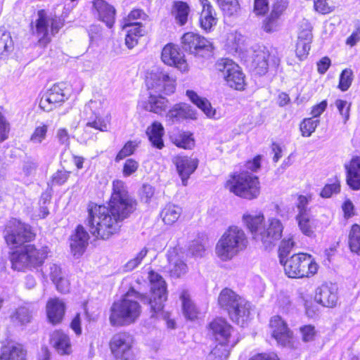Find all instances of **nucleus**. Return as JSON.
I'll use <instances>...</instances> for the list:
<instances>
[{"label":"nucleus","mask_w":360,"mask_h":360,"mask_svg":"<svg viewBox=\"0 0 360 360\" xmlns=\"http://www.w3.org/2000/svg\"><path fill=\"white\" fill-rule=\"evenodd\" d=\"M51 197L48 194H43L40 200V207L39 210L38 216L44 219L49 214V208L46 206V202H50Z\"/></svg>","instance_id":"338daca9"},{"label":"nucleus","mask_w":360,"mask_h":360,"mask_svg":"<svg viewBox=\"0 0 360 360\" xmlns=\"http://www.w3.org/2000/svg\"><path fill=\"white\" fill-rule=\"evenodd\" d=\"M155 193V188L150 184H143L140 191L141 201L149 203Z\"/></svg>","instance_id":"4d7b16f0"},{"label":"nucleus","mask_w":360,"mask_h":360,"mask_svg":"<svg viewBox=\"0 0 360 360\" xmlns=\"http://www.w3.org/2000/svg\"><path fill=\"white\" fill-rule=\"evenodd\" d=\"M294 245V242L291 238L288 240L283 239L281 241V245L279 247V255H280V262L281 264L283 263L284 257L290 252L292 248Z\"/></svg>","instance_id":"bf43d9fd"},{"label":"nucleus","mask_w":360,"mask_h":360,"mask_svg":"<svg viewBox=\"0 0 360 360\" xmlns=\"http://www.w3.org/2000/svg\"><path fill=\"white\" fill-rule=\"evenodd\" d=\"M283 226L281 221L276 218L269 219L267 225L264 226L263 229L258 235L260 242L265 249L274 246L276 243L282 237Z\"/></svg>","instance_id":"dca6fc26"},{"label":"nucleus","mask_w":360,"mask_h":360,"mask_svg":"<svg viewBox=\"0 0 360 360\" xmlns=\"http://www.w3.org/2000/svg\"><path fill=\"white\" fill-rule=\"evenodd\" d=\"M172 162L176 166V171L180 176L182 184L186 186L190 176L198 167L197 159L187 156L177 155L173 158Z\"/></svg>","instance_id":"aec40b11"},{"label":"nucleus","mask_w":360,"mask_h":360,"mask_svg":"<svg viewBox=\"0 0 360 360\" xmlns=\"http://www.w3.org/2000/svg\"><path fill=\"white\" fill-rule=\"evenodd\" d=\"M219 6L227 15L236 14L240 9V5L237 0H217Z\"/></svg>","instance_id":"49530a36"},{"label":"nucleus","mask_w":360,"mask_h":360,"mask_svg":"<svg viewBox=\"0 0 360 360\" xmlns=\"http://www.w3.org/2000/svg\"><path fill=\"white\" fill-rule=\"evenodd\" d=\"M150 282V295L149 297L141 296V300L144 304H148L154 313L160 311L164 303L167 299V284L162 277L151 271L148 274Z\"/></svg>","instance_id":"6e6552de"},{"label":"nucleus","mask_w":360,"mask_h":360,"mask_svg":"<svg viewBox=\"0 0 360 360\" xmlns=\"http://www.w3.org/2000/svg\"><path fill=\"white\" fill-rule=\"evenodd\" d=\"M315 300L326 307H333L338 302V288L334 284H322L317 288Z\"/></svg>","instance_id":"412c9836"},{"label":"nucleus","mask_w":360,"mask_h":360,"mask_svg":"<svg viewBox=\"0 0 360 360\" xmlns=\"http://www.w3.org/2000/svg\"><path fill=\"white\" fill-rule=\"evenodd\" d=\"M270 327L272 330V336L283 345L289 342L292 338V332L279 316H275L271 319Z\"/></svg>","instance_id":"4be33fe9"},{"label":"nucleus","mask_w":360,"mask_h":360,"mask_svg":"<svg viewBox=\"0 0 360 360\" xmlns=\"http://www.w3.org/2000/svg\"><path fill=\"white\" fill-rule=\"evenodd\" d=\"M180 299L182 302V308L184 316L190 320H193L197 318L198 311L191 300L188 291L184 290L181 294Z\"/></svg>","instance_id":"ea45409f"},{"label":"nucleus","mask_w":360,"mask_h":360,"mask_svg":"<svg viewBox=\"0 0 360 360\" xmlns=\"http://www.w3.org/2000/svg\"><path fill=\"white\" fill-rule=\"evenodd\" d=\"M148 252V249L147 248H143L140 252H139L134 257L131 259L129 261L127 262L124 266L125 270L127 271H131L136 269L143 261V259L146 257Z\"/></svg>","instance_id":"3c124183"},{"label":"nucleus","mask_w":360,"mask_h":360,"mask_svg":"<svg viewBox=\"0 0 360 360\" xmlns=\"http://www.w3.org/2000/svg\"><path fill=\"white\" fill-rule=\"evenodd\" d=\"M89 233L82 225H78L70 238V248L75 256L79 257L85 251L89 243Z\"/></svg>","instance_id":"5701e85b"},{"label":"nucleus","mask_w":360,"mask_h":360,"mask_svg":"<svg viewBox=\"0 0 360 360\" xmlns=\"http://www.w3.org/2000/svg\"><path fill=\"white\" fill-rule=\"evenodd\" d=\"M146 135L148 137L152 146L161 149L164 146L162 136L165 133V129L162 124L159 122H154L150 126L146 129Z\"/></svg>","instance_id":"473e14b6"},{"label":"nucleus","mask_w":360,"mask_h":360,"mask_svg":"<svg viewBox=\"0 0 360 360\" xmlns=\"http://www.w3.org/2000/svg\"><path fill=\"white\" fill-rule=\"evenodd\" d=\"M319 124V119L314 118H305L301 122L300 129L302 132V135L305 137H309L315 131L318 124Z\"/></svg>","instance_id":"8fccbe9b"},{"label":"nucleus","mask_w":360,"mask_h":360,"mask_svg":"<svg viewBox=\"0 0 360 360\" xmlns=\"http://www.w3.org/2000/svg\"><path fill=\"white\" fill-rule=\"evenodd\" d=\"M32 317V310L27 306H21L17 308L15 312L11 315V319L14 323H18L20 325H25L31 321Z\"/></svg>","instance_id":"79ce46f5"},{"label":"nucleus","mask_w":360,"mask_h":360,"mask_svg":"<svg viewBox=\"0 0 360 360\" xmlns=\"http://www.w3.org/2000/svg\"><path fill=\"white\" fill-rule=\"evenodd\" d=\"M300 333L303 342H310L315 340L317 331L314 326L304 325L300 328Z\"/></svg>","instance_id":"603ef678"},{"label":"nucleus","mask_w":360,"mask_h":360,"mask_svg":"<svg viewBox=\"0 0 360 360\" xmlns=\"http://www.w3.org/2000/svg\"><path fill=\"white\" fill-rule=\"evenodd\" d=\"M34 236L31 227L28 224L16 219L9 221L4 232L7 244L11 245H20L30 241Z\"/></svg>","instance_id":"f8f14e48"},{"label":"nucleus","mask_w":360,"mask_h":360,"mask_svg":"<svg viewBox=\"0 0 360 360\" xmlns=\"http://www.w3.org/2000/svg\"><path fill=\"white\" fill-rule=\"evenodd\" d=\"M209 327L217 342L236 345L240 340L232 326L225 319H215Z\"/></svg>","instance_id":"ddd939ff"},{"label":"nucleus","mask_w":360,"mask_h":360,"mask_svg":"<svg viewBox=\"0 0 360 360\" xmlns=\"http://www.w3.org/2000/svg\"><path fill=\"white\" fill-rule=\"evenodd\" d=\"M38 18L35 22V27L32 28V32L39 39V42L46 45L51 41L49 37V19L46 13L40 10L37 13Z\"/></svg>","instance_id":"a878e982"},{"label":"nucleus","mask_w":360,"mask_h":360,"mask_svg":"<svg viewBox=\"0 0 360 360\" xmlns=\"http://www.w3.org/2000/svg\"><path fill=\"white\" fill-rule=\"evenodd\" d=\"M172 142L179 148L191 149L195 145L193 134L189 131H179L171 136Z\"/></svg>","instance_id":"58836bf2"},{"label":"nucleus","mask_w":360,"mask_h":360,"mask_svg":"<svg viewBox=\"0 0 360 360\" xmlns=\"http://www.w3.org/2000/svg\"><path fill=\"white\" fill-rule=\"evenodd\" d=\"M347 169V183L353 190L360 189V158H353Z\"/></svg>","instance_id":"c85d7f7f"},{"label":"nucleus","mask_w":360,"mask_h":360,"mask_svg":"<svg viewBox=\"0 0 360 360\" xmlns=\"http://www.w3.org/2000/svg\"><path fill=\"white\" fill-rule=\"evenodd\" d=\"M182 214L181 207L169 203L167 204L160 212V217L165 224L172 225L179 219Z\"/></svg>","instance_id":"e433bc0d"},{"label":"nucleus","mask_w":360,"mask_h":360,"mask_svg":"<svg viewBox=\"0 0 360 360\" xmlns=\"http://www.w3.org/2000/svg\"><path fill=\"white\" fill-rule=\"evenodd\" d=\"M167 257L171 277L177 278L186 274L188 270L187 265L179 258L174 250L169 252Z\"/></svg>","instance_id":"f704fd0d"},{"label":"nucleus","mask_w":360,"mask_h":360,"mask_svg":"<svg viewBox=\"0 0 360 360\" xmlns=\"http://www.w3.org/2000/svg\"><path fill=\"white\" fill-rule=\"evenodd\" d=\"M225 187L236 195L249 200L257 198L260 193L258 178L248 172L231 175Z\"/></svg>","instance_id":"423d86ee"},{"label":"nucleus","mask_w":360,"mask_h":360,"mask_svg":"<svg viewBox=\"0 0 360 360\" xmlns=\"http://www.w3.org/2000/svg\"><path fill=\"white\" fill-rule=\"evenodd\" d=\"M282 264L290 278L309 277L317 272L319 267L311 255L307 253L294 254Z\"/></svg>","instance_id":"0eeeda50"},{"label":"nucleus","mask_w":360,"mask_h":360,"mask_svg":"<svg viewBox=\"0 0 360 360\" xmlns=\"http://www.w3.org/2000/svg\"><path fill=\"white\" fill-rule=\"evenodd\" d=\"M264 217L261 212L252 214L246 212L243 216V223L256 241L259 240L257 236L261 233L264 226Z\"/></svg>","instance_id":"393cba45"},{"label":"nucleus","mask_w":360,"mask_h":360,"mask_svg":"<svg viewBox=\"0 0 360 360\" xmlns=\"http://www.w3.org/2000/svg\"><path fill=\"white\" fill-rule=\"evenodd\" d=\"M220 307L228 312L231 320L243 327L248 321L251 304L232 290L225 288L219 295Z\"/></svg>","instance_id":"f03ea898"},{"label":"nucleus","mask_w":360,"mask_h":360,"mask_svg":"<svg viewBox=\"0 0 360 360\" xmlns=\"http://www.w3.org/2000/svg\"><path fill=\"white\" fill-rule=\"evenodd\" d=\"M13 49V41L10 32L0 29V55L4 56Z\"/></svg>","instance_id":"a18cd8bd"},{"label":"nucleus","mask_w":360,"mask_h":360,"mask_svg":"<svg viewBox=\"0 0 360 360\" xmlns=\"http://www.w3.org/2000/svg\"><path fill=\"white\" fill-rule=\"evenodd\" d=\"M48 125L41 124L34 128L30 138V141L33 144H41L47 137Z\"/></svg>","instance_id":"de8ad7c7"},{"label":"nucleus","mask_w":360,"mask_h":360,"mask_svg":"<svg viewBox=\"0 0 360 360\" xmlns=\"http://www.w3.org/2000/svg\"><path fill=\"white\" fill-rule=\"evenodd\" d=\"M248 244L245 231L238 226H230L218 240L215 252L221 260L228 261L245 250Z\"/></svg>","instance_id":"7ed1b4c3"},{"label":"nucleus","mask_w":360,"mask_h":360,"mask_svg":"<svg viewBox=\"0 0 360 360\" xmlns=\"http://www.w3.org/2000/svg\"><path fill=\"white\" fill-rule=\"evenodd\" d=\"M166 121L172 125L184 120L196 119L195 110L188 104L180 103L174 105L166 113Z\"/></svg>","instance_id":"a211bd4d"},{"label":"nucleus","mask_w":360,"mask_h":360,"mask_svg":"<svg viewBox=\"0 0 360 360\" xmlns=\"http://www.w3.org/2000/svg\"><path fill=\"white\" fill-rule=\"evenodd\" d=\"M48 254L47 247L37 250L32 245H26L12 252L9 259L13 270L25 271L42 265Z\"/></svg>","instance_id":"20e7f679"},{"label":"nucleus","mask_w":360,"mask_h":360,"mask_svg":"<svg viewBox=\"0 0 360 360\" xmlns=\"http://www.w3.org/2000/svg\"><path fill=\"white\" fill-rule=\"evenodd\" d=\"M139 167V163L134 159H127L123 166V175L124 176H129L134 174Z\"/></svg>","instance_id":"e2e57ef3"},{"label":"nucleus","mask_w":360,"mask_h":360,"mask_svg":"<svg viewBox=\"0 0 360 360\" xmlns=\"http://www.w3.org/2000/svg\"><path fill=\"white\" fill-rule=\"evenodd\" d=\"M146 84L149 94L169 95L174 92L175 80L169 74L158 68L148 72Z\"/></svg>","instance_id":"1a4fd4ad"},{"label":"nucleus","mask_w":360,"mask_h":360,"mask_svg":"<svg viewBox=\"0 0 360 360\" xmlns=\"http://www.w3.org/2000/svg\"><path fill=\"white\" fill-rule=\"evenodd\" d=\"M181 39L184 51L200 57H206L210 54L211 46L204 37L188 32L184 34Z\"/></svg>","instance_id":"4468645a"},{"label":"nucleus","mask_w":360,"mask_h":360,"mask_svg":"<svg viewBox=\"0 0 360 360\" xmlns=\"http://www.w3.org/2000/svg\"><path fill=\"white\" fill-rule=\"evenodd\" d=\"M216 69L221 73L228 85L237 90L243 89L245 84L244 75L240 67L232 60L221 58L216 65Z\"/></svg>","instance_id":"9b49d317"},{"label":"nucleus","mask_w":360,"mask_h":360,"mask_svg":"<svg viewBox=\"0 0 360 360\" xmlns=\"http://www.w3.org/2000/svg\"><path fill=\"white\" fill-rule=\"evenodd\" d=\"M311 43L304 41H297L295 53L300 60H302L308 55L310 50Z\"/></svg>","instance_id":"6e6d98bb"},{"label":"nucleus","mask_w":360,"mask_h":360,"mask_svg":"<svg viewBox=\"0 0 360 360\" xmlns=\"http://www.w3.org/2000/svg\"><path fill=\"white\" fill-rule=\"evenodd\" d=\"M56 138L60 146L67 149L70 146V135L65 128H60L56 131Z\"/></svg>","instance_id":"5fc2aeb1"},{"label":"nucleus","mask_w":360,"mask_h":360,"mask_svg":"<svg viewBox=\"0 0 360 360\" xmlns=\"http://www.w3.org/2000/svg\"><path fill=\"white\" fill-rule=\"evenodd\" d=\"M86 124L84 127V133L90 132L91 129L94 128L100 131H107L108 130L109 120L102 117L101 115L92 114L86 116Z\"/></svg>","instance_id":"4c0bfd02"},{"label":"nucleus","mask_w":360,"mask_h":360,"mask_svg":"<svg viewBox=\"0 0 360 360\" xmlns=\"http://www.w3.org/2000/svg\"><path fill=\"white\" fill-rule=\"evenodd\" d=\"M46 314L49 321L53 325L60 323L65 313V304L59 298H50L46 303Z\"/></svg>","instance_id":"b1692460"},{"label":"nucleus","mask_w":360,"mask_h":360,"mask_svg":"<svg viewBox=\"0 0 360 360\" xmlns=\"http://www.w3.org/2000/svg\"><path fill=\"white\" fill-rule=\"evenodd\" d=\"M49 275L53 283H56L58 279L63 278L61 268L56 264H49Z\"/></svg>","instance_id":"69168bd1"},{"label":"nucleus","mask_w":360,"mask_h":360,"mask_svg":"<svg viewBox=\"0 0 360 360\" xmlns=\"http://www.w3.org/2000/svg\"><path fill=\"white\" fill-rule=\"evenodd\" d=\"M236 345L217 342L207 356V360H225L230 354L231 349Z\"/></svg>","instance_id":"a19ab883"},{"label":"nucleus","mask_w":360,"mask_h":360,"mask_svg":"<svg viewBox=\"0 0 360 360\" xmlns=\"http://www.w3.org/2000/svg\"><path fill=\"white\" fill-rule=\"evenodd\" d=\"M69 97V90L65 83L54 84L41 98L39 105L45 111L49 112L56 106L67 100Z\"/></svg>","instance_id":"2eb2a0df"},{"label":"nucleus","mask_w":360,"mask_h":360,"mask_svg":"<svg viewBox=\"0 0 360 360\" xmlns=\"http://www.w3.org/2000/svg\"><path fill=\"white\" fill-rule=\"evenodd\" d=\"M110 311V324L122 326L134 323L139 317L141 308L138 301L132 299L131 292H128L121 300L113 303Z\"/></svg>","instance_id":"39448f33"},{"label":"nucleus","mask_w":360,"mask_h":360,"mask_svg":"<svg viewBox=\"0 0 360 360\" xmlns=\"http://www.w3.org/2000/svg\"><path fill=\"white\" fill-rule=\"evenodd\" d=\"M104 98H98L91 99L84 107L86 116H90L92 114L101 115L103 108Z\"/></svg>","instance_id":"09e8293b"},{"label":"nucleus","mask_w":360,"mask_h":360,"mask_svg":"<svg viewBox=\"0 0 360 360\" xmlns=\"http://www.w3.org/2000/svg\"><path fill=\"white\" fill-rule=\"evenodd\" d=\"M132 336L126 332L115 333L110 339V352L117 360H136L132 350Z\"/></svg>","instance_id":"9d476101"},{"label":"nucleus","mask_w":360,"mask_h":360,"mask_svg":"<svg viewBox=\"0 0 360 360\" xmlns=\"http://www.w3.org/2000/svg\"><path fill=\"white\" fill-rule=\"evenodd\" d=\"M190 11V7L187 3L182 1H174L173 2L171 14L176 22L180 26H183L187 22Z\"/></svg>","instance_id":"72a5a7b5"},{"label":"nucleus","mask_w":360,"mask_h":360,"mask_svg":"<svg viewBox=\"0 0 360 360\" xmlns=\"http://www.w3.org/2000/svg\"><path fill=\"white\" fill-rule=\"evenodd\" d=\"M26 354L20 345L8 343L0 347V360H26Z\"/></svg>","instance_id":"cd10ccee"},{"label":"nucleus","mask_w":360,"mask_h":360,"mask_svg":"<svg viewBox=\"0 0 360 360\" xmlns=\"http://www.w3.org/2000/svg\"><path fill=\"white\" fill-rule=\"evenodd\" d=\"M352 72L350 70L345 69L342 72L339 82V88L342 91H347L349 88L352 81Z\"/></svg>","instance_id":"864d4df0"},{"label":"nucleus","mask_w":360,"mask_h":360,"mask_svg":"<svg viewBox=\"0 0 360 360\" xmlns=\"http://www.w3.org/2000/svg\"><path fill=\"white\" fill-rule=\"evenodd\" d=\"M340 191V186L338 183L326 185L321 192V196L323 198H330L333 193H338Z\"/></svg>","instance_id":"0e129e2a"},{"label":"nucleus","mask_w":360,"mask_h":360,"mask_svg":"<svg viewBox=\"0 0 360 360\" xmlns=\"http://www.w3.org/2000/svg\"><path fill=\"white\" fill-rule=\"evenodd\" d=\"M93 15L103 22L109 28L113 27L115 20V8L104 0H94Z\"/></svg>","instance_id":"6ab92c4d"},{"label":"nucleus","mask_w":360,"mask_h":360,"mask_svg":"<svg viewBox=\"0 0 360 360\" xmlns=\"http://www.w3.org/2000/svg\"><path fill=\"white\" fill-rule=\"evenodd\" d=\"M296 220L298 223V226L303 234L311 237L314 236V225L311 221L309 214L306 215H297Z\"/></svg>","instance_id":"37998d69"},{"label":"nucleus","mask_w":360,"mask_h":360,"mask_svg":"<svg viewBox=\"0 0 360 360\" xmlns=\"http://www.w3.org/2000/svg\"><path fill=\"white\" fill-rule=\"evenodd\" d=\"M50 344L60 354H70L72 345L69 336L61 330H55L50 335Z\"/></svg>","instance_id":"bb28decb"},{"label":"nucleus","mask_w":360,"mask_h":360,"mask_svg":"<svg viewBox=\"0 0 360 360\" xmlns=\"http://www.w3.org/2000/svg\"><path fill=\"white\" fill-rule=\"evenodd\" d=\"M335 105L344 118V122H346L349 117L350 103L346 101L338 99L335 101Z\"/></svg>","instance_id":"052dcab7"},{"label":"nucleus","mask_w":360,"mask_h":360,"mask_svg":"<svg viewBox=\"0 0 360 360\" xmlns=\"http://www.w3.org/2000/svg\"><path fill=\"white\" fill-rule=\"evenodd\" d=\"M205 251V244L198 239L193 240L189 245V252L195 257H202Z\"/></svg>","instance_id":"13d9d810"},{"label":"nucleus","mask_w":360,"mask_h":360,"mask_svg":"<svg viewBox=\"0 0 360 360\" xmlns=\"http://www.w3.org/2000/svg\"><path fill=\"white\" fill-rule=\"evenodd\" d=\"M136 201L129 195L121 180L112 181V192L108 206L94 203L88 207L86 226L91 234L106 240L118 233L122 221L136 209Z\"/></svg>","instance_id":"f257e3e1"},{"label":"nucleus","mask_w":360,"mask_h":360,"mask_svg":"<svg viewBox=\"0 0 360 360\" xmlns=\"http://www.w3.org/2000/svg\"><path fill=\"white\" fill-rule=\"evenodd\" d=\"M161 58L164 63L170 66L174 65L181 72L188 69L183 53L175 45L167 44L162 49Z\"/></svg>","instance_id":"f3484780"},{"label":"nucleus","mask_w":360,"mask_h":360,"mask_svg":"<svg viewBox=\"0 0 360 360\" xmlns=\"http://www.w3.org/2000/svg\"><path fill=\"white\" fill-rule=\"evenodd\" d=\"M186 96L191 101L196 105L208 117L218 119L219 115L214 109L210 101L205 98L200 97L195 91L192 90L186 91Z\"/></svg>","instance_id":"7c9ffc66"},{"label":"nucleus","mask_w":360,"mask_h":360,"mask_svg":"<svg viewBox=\"0 0 360 360\" xmlns=\"http://www.w3.org/2000/svg\"><path fill=\"white\" fill-rule=\"evenodd\" d=\"M202 10L200 16V24L205 31H210L212 27L217 24L215 11L208 0H200Z\"/></svg>","instance_id":"c756f323"},{"label":"nucleus","mask_w":360,"mask_h":360,"mask_svg":"<svg viewBox=\"0 0 360 360\" xmlns=\"http://www.w3.org/2000/svg\"><path fill=\"white\" fill-rule=\"evenodd\" d=\"M349 246L352 252L360 251V226L354 224L349 233Z\"/></svg>","instance_id":"c03bdc74"},{"label":"nucleus","mask_w":360,"mask_h":360,"mask_svg":"<svg viewBox=\"0 0 360 360\" xmlns=\"http://www.w3.org/2000/svg\"><path fill=\"white\" fill-rule=\"evenodd\" d=\"M135 148L136 145L134 144L132 141H128L117 153L115 158V161L119 162L126 157L131 155L134 153Z\"/></svg>","instance_id":"680f3d73"},{"label":"nucleus","mask_w":360,"mask_h":360,"mask_svg":"<svg viewBox=\"0 0 360 360\" xmlns=\"http://www.w3.org/2000/svg\"><path fill=\"white\" fill-rule=\"evenodd\" d=\"M269 56V51L264 47L255 51L252 56V65L258 74L264 75L267 72Z\"/></svg>","instance_id":"c9c22d12"},{"label":"nucleus","mask_w":360,"mask_h":360,"mask_svg":"<svg viewBox=\"0 0 360 360\" xmlns=\"http://www.w3.org/2000/svg\"><path fill=\"white\" fill-rule=\"evenodd\" d=\"M288 4V0H276L273 6L271 13H273V15L280 17V15L287 8Z\"/></svg>","instance_id":"774afa93"},{"label":"nucleus","mask_w":360,"mask_h":360,"mask_svg":"<svg viewBox=\"0 0 360 360\" xmlns=\"http://www.w3.org/2000/svg\"><path fill=\"white\" fill-rule=\"evenodd\" d=\"M168 106V100L162 94H149L148 100L144 103V108L153 113L162 115Z\"/></svg>","instance_id":"2f4dec72"}]
</instances>
